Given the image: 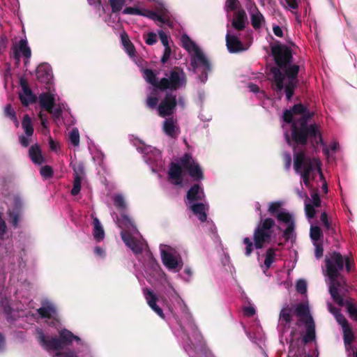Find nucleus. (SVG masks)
I'll use <instances>...</instances> for the list:
<instances>
[{
    "instance_id": "obj_1",
    "label": "nucleus",
    "mask_w": 357,
    "mask_h": 357,
    "mask_svg": "<svg viewBox=\"0 0 357 357\" xmlns=\"http://www.w3.org/2000/svg\"><path fill=\"white\" fill-rule=\"evenodd\" d=\"M271 54L276 66L271 68L273 74L272 87L279 98L285 93L287 101H290V48L276 42L271 45Z\"/></svg>"
},
{
    "instance_id": "obj_2",
    "label": "nucleus",
    "mask_w": 357,
    "mask_h": 357,
    "mask_svg": "<svg viewBox=\"0 0 357 357\" xmlns=\"http://www.w3.org/2000/svg\"><path fill=\"white\" fill-rule=\"evenodd\" d=\"M324 264V273L329 280L330 294L333 289L339 290L340 287L347 285V279L342 274V271L345 270L347 273L352 271L355 266L352 257L343 256L340 252L333 251L326 255Z\"/></svg>"
},
{
    "instance_id": "obj_3",
    "label": "nucleus",
    "mask_w": 357,
    "mask_h": 357,
    "mask_svg": "<svg viewBox=\"0 0 357 357\" xmlns=\"http://www.w3.org/2000/svg\"><path fill=\"white\" fill-rule=\"evenodd\" d=\"M179 163L171 162L168 170V178L175 185H181L183 183V169L188 172L189 176L194 181H200L204 178V173L200 165L197 162L191 154L185 153L180 159Z\"/></svg>"
},
{
    "instance_id": "obj_4",
    "label": "nucleus",
    "mask_w": 357,
    "mask_h": 357,
    "mask_svg": "<svg viewBox=\"0 0 357 357\" xmlns=\"http://www.w3.org/2000/svg\"><path fill=\"white\" fill-rule=\"evenodd\" d=\"M37 340L45 349L61 350L65 346L69 345L73 340L79 341L80 338L67 329L59 331V337L46 336L41 329L38 330Z\"/></svg>"
},
{
    "instance_id": "obj_5",
    "label": "nucleus",
    "mask_w": 357,
    "mask_h": 357,
    "mask_svg": "<svg viewBox=\"0 0 357 357\" xmlns=\"http://www.w3.org/2000/svg\"><path fill=\"white\" fill-rule=\"evenodd\" d=\"M294 314L298 321L305 326V332L302 335V342L304 344L312 342L316 339L315 324L310 314L308 301L296 304L294 308Z\"/></svg>"
},
{
    "instance_id": "obj_6",
    "label": "nucleus",
    "mask_w": 357,
    "mask_h": 357,
    "mask_svg": "<svg viewBox=\"0 0 357 357\" xmlns=\"http://www.w3.org/2000/svg\"><path fill=\"white\" fill-rule=\"evenodd\" d=\"M182 47L188 51H190L193 49L195 52V59L193 61V65L196 67L198 66H202L203 70L199 75V79L202 83H205L208 79V74L211 71V63L206 59L203 52L196 45L191 38L186 34H183L181 36Z\"/></svg>"
},
{
    "instance_id": "obj_7",
    "label": "nucleus",
    "mask_w": 357,
    "mask_h": 357,
    "mask_svg": "<svg viewBox=\"0 0 357 357\" xmlns=\"http://www.w3.org/2000/svg\"><path fill=\"white\" fill-rule=\"evenodd\" d=\"M165 77L160 79L161 91H177L185 88L187 84V76L183 69L178 66L173 67L165 73Z\"/></svg>"
},
{
    "instance_id": "obj_8",
    "label": "nucleus",
    "mask_w": 357,
    "mask_h": 357,
    "mask_svg": "<svg viewBox=\"0 0 357 357\" xmlns=\"http://www.w3.org/2000/svg\"><path fill=\"white\" fill-rule=\"evenodd\" d=\"M298 50V47L291 42V97L296 89L303 91L306 83L304 61L301 58L296 61L293 56V54H296Z\"/></svg>"
},
{
    "instance_id": "obj_9",
    "label": "nucleus",
    "mask_w": 357,
    "mask_h": 357,
    "mask_svg": "<svg viewBox=\"0 0 357 357\" xmlns=\"http://www.w3.org/2000/svg\"><path fill=\"white\" fill-rule=\"evenodd\" d=\"M318 135L319 140L322 142L317 124L307 125V121H304L299 122V126L297 127L291 119V140L296 144L305 145L308 138L317 139Z\"/></svg>"
},
{
    "instance_id": "obj_10",
    "label": "nucleus",
    "mask_w": 357,
    "mask_h": 357,
    "mask_svg": "<svg viewBox=\"0 0 357 357\" xmlns=\"http://www.w3.org/2000/svg\"><path fill=\"white\" fill-rule=\"evenodd\" d=\"M314 165H317V161L305 156L303 151L295 153L294 168L296 172L301 174L303 182L309 188H311L310 176Z\"/></svg>"
},
{
    "instance_id": "obj_11",
    "label": "nucleus",
    "mask_w": 357,
    "mask_h": 357,
    "mask_svg": "<svg viewBox=\"0 0 357 357\" xmlns=\"http://www.w3.org/2000/svg\"><path fill=\"white\" fill-rule=\"evenodd\" d=\"M274 225L275 220L270 218L264 219L257 225L253 235L254 245L256 249H261L266 244L271 243L273 234L272 228Z\"/></svg>"
},
{
    "instance_id": "obj_12",
    "label": "nucleus",
    "mask_w": 357,
    "mask_h": 357,
    "mask_svg": "<svg viewBox=\"0 0 357 357\" xmlns=\"http://www.w3.org/2000/svg\"><path fill=\"white\" fill-rule=\"evenodd\" d=\"M331 296L339 306L345 307L349 317L357 323V301L351 297H347L344 300L340 294L339 290L335 289L331 291Z\"/></svg>"
},
{
    "instance_id": "obj_13",
    "label": "nucleus",
    "mask_w": 357,
    "mask_h": 357,
    "mask_svg": "<svg viewBox=\"0 0 357 357\" xmlns=\"http://www.w3.org/2000/svg\"><path fill=\"white\" fill-rule=\"evenodd\" d=\"M177 105L176 96L172 92L166 93L163 100L158 107V114L161 117L172 116Z\"/></svg>"
},
{
    "instance_id": "obj_14",
    "label": "nucleus",
    "mask_w": 357,
    "mask_h": 357,
    "mask_svg": "<svg viewBox=\"0 0 357 357\" xmlns=\"http://www.w3.org/2000/svg\"><path fill=\"white\" fill-rule=\"evenodd\" d=\"M161 259L163 264L169 270H180L183 266V261L180 257H176L172 252L165 250H161Z\"/></svg>"
},
{
    "instance_id": "obj_15",
    "label": "nucleus",
    "mask_w": 357,
    "mask_h": 357,
    "mask_svg": "<svg viewBox=\"0 0 357 357\" xmlns=\"http://www.w3.org/2000/svg\"><path fill=\"white\" fill-rule=\"evenodd\" d=\"M20 52L26 59H29L31 56V50L28 46L27 40L26 39H21L18 44L13 47L12 56L17 63L20 61Z\"/></svg>"
},
{
    "instance_id": "obj_16",
    "label": "nucleus",
    "mask_w": 357,
    "mask_h": 357,
    "mask_svg": "<svg viewBox=\"0 0 357 357\" xmlns=\"http://www.w3.org/2000/svg\"><path fill=\"white\" fill-rule=\"evenodd\" d=\"M37 79L42 84H45L47 87L52 79V73L50 66L47 63H41L36 68Z\"/></svg>"
},
{
    "instance_id": "obj_17",
    "label": "nucleus",
    "mask_w": 357,
    "mask_h": 357,
    "mask_svg": "<svg viewBox=\"0 0 357 357\" xmlns=\"http://www.w3.org/2000/svg\"><path fill=\"white\" fill-rule=\"evenodd\" d=\"M294 115H301L299 122L307 121L314 116V113L310 112L307 105L301 102L295 103L291 107V117Z\"/></svg>"
},
{
    "instance_id": "obj_18",
    "label": "nucleus",
    "mask_w": 357,
    "mask_h": 357,
    "mask_svg": "<svg viewBox=\"0 0 357 357\" xmlns=\"http://www.w3.org/2000/svg\"><path fill=\"white\" fill-rule=\"evenodd\" d=\"M186 198L188 202L190 204L195 202L202 201L204 198V190L199 184L195 183L188 190Z\"/></svg>"
},
{
    "instance_id": "obj_19",
    "label": "nucleus",
    "mask_w": 357,
    "mask_h": 357,
    "mask_svg": "<svg viewBox=\"0 0 357 357\" xmlns=\"http://www.w3.org/2000/svg\"><path fill=\"white\" fill-rule=\"evenodd\" d=\"M121 237L126 246L131 249L135 254H140L142 252V249L136 239L128 231H121Z\"/></svg>"
},
{
    "instance_id": "obj_20",
    "label": "nucleus",
    "mask_w": 357,
    "mask_h": 357,
    "mask_svg": "<svg viewBox=\"0 0 357 357\" xmlns=\"http://www.w3.org/2000/svg\"><path fill=\"white\" fill-rule=\"evenodd\" d=\"M226 45L229 52L237 53L245 50L242 42L235 36L226 35Z\"/></svg>"
},
{
    "instance_id": "obj_21",
    "label": "nucleus",
    "mask_w": 357,
    "mask_h": 357,
    "mask_svg": "<svg viewBox=\"0 0 357 357\" xmlns=\"http://www.w3.org/2000/svg\"><path fill=\"white\" fill-rule=\"evenodd\" d=\"M251 24L255 29H259L264 22V17L260 13L256 4L253 3L250 8Z\"/></svg>"
},
{
    "instance_id": "obj_22",
    "label": "nucleus",
    "mask_w": 357,
    "mask_h": 357,
    "mask_svg": "<svg viewBox=\"0 0 357 357\" xmlns=\"http://www.w3.org/2000/svg\"><path fill=\"white\" fill-rule=\"evenodd\" d=\"M248 22V17L245 11L243 9L238 10L236 13L234 20L231 22L232 26L237 31H243Z\"/></svg>"
},
{
    "instance_id": "obj_23",
    "label": "nucleus",
    "mask_w": 357,
    "mask_h": 357,
    "mask_svg": "<svg viewBox=\"0 0 357 357\" xmlns=\"http://www.w3.org/2000/svg\"><path fill=\"white\" fill-rule=\"evenodd\" d=\"M165 133L172 138H176L180 132L179 128L176 125L173 118H167L163 123Z\"/></svg>"
},
{
    "instance_id": "obj_24",
    "label": "nucleus",
    "mask_w": 357,
    "mask_h": 357,
    "mask_svg": "<svg viewBox=\"0 0 357 357\" xmlns=\"http://www.w3.org/2000/svg\"><path fill=\"white\" fill-rule=\"evenodd\" d=\"M42 307L37 309L38 314L43 319H51L56 314V310L54 305L45 301L42 303Z\"/></svg>"
},
{
    "instance_id": "obj_25",
    "label": "nucleus",
    "mask_w": 357,
    "mask_h": 357,
    "mask_svg": "<svg viewBox=\"0 0 357 357\" xmlns=\"http://www.w3.org/2000/svg\"><path fill=\"white\" fill-rule=\"evenodd\" d=\"M29 156L31 160L36 165H41L45 162V158L42 155L40 146L35 144L29 149Z\"/></svg>"
},
{
    "instance_id": "obj_26",
    "label": "nucleus",
    "mask_w": 357,
    "mask_h": 357,
    "mask_svg": "<svg viewBox=\"0 0 357 357\" xmlns=\"http://www.w3.org/2000/svg\"><path fill=\"white\" fill-rule=\"evenodd\" d=\"M39 104L40 107L47 112L50 111L55 105L54 95L47 93H43L39 95Z\"/></svg>"
},
{
    "instance_id": "obj_27",
    "label": "nucleus",
    "mask_w": 357,
    "mask_h": 357,
    "mask_svg": "<svg viewBox=\"0 0 357 357\" xmlns=\"http://www.w3.org/2000/svg\"><path fill=\"white\" fill-rule=\"evenodd\" d=\"M190 210L197 217L199 220L202 222H204L207 219L206 207L203 203H194L190 206Z\"/></svg>"
},
{
    "instance_id": "obj_28",
    "label": "nucleus",
    "mask_w": 357,
    "mask_h": 357,
    "mask_svg": "<svg viewBox=\"0 0 357 357\" xmlns=\"http://www.w3.org/2000/svg\"><path fill=\"white\" fill-rule=\"evenodd\" d=\"M116 224L119 228L122 229V231H126V229L137 230L132 220L126 214H121L120 218H117Z\"/></svg>"
},
{
    "instance_id": "obj_29",
    "label": "nucleus",
    "mask_w": 357,
    "mask_h": 357,
    "mask_svg": "<svg viewBox=\"0 0 357 357\" xmlns=\"http://www.w3.org/2000/svg\"><path fill=\"white\" fill-rule=\"evenodd\" d=\"M275 217L277 218L279 223L283 222L287 225V227L284 231L283 236L287 241H288L290 238V213L280 212L278 213Z\"/></svg>"
},
{
    "instance_id": "obj_30",
    "label": "nucleus",
    "mask_w": 357,
    "mask_h": 357,
    "mask_svg": "<svg viewBox=\"0 0 357 357\" xmlns=\"http://www.w3.org/2000/svg\"><path fill=\"white\" fill-rule=\"evenodd\" d=\"M121 43L123 46V48L126 53L130 56H135L136 50L134 45L132 43V42L130 40L128 35L126 31H123L120 34Z\"/></svg>"
},
{
    "instance_id": "obj_31",
    "label": "nucleus",
    "mask_w": 357,
    "mask_h": 357,
    "mask_svg": "<svg viewBox=\"0 0 357 357\" xmlns=\"http://www.w3.org/2000/svg\"><path fill=\"white\" fill-rule=\"evenodd\" d=\"M22 89L23 93L20 94V99L23 105L28 106L29 104L36 102V97L33 94L29 86Z\"/></svg>"
},
{
    "instance_id": "obj_32",
    "label": "nucleus",
    "mask_w": 357,
    "mask_h": 357,
    "mask_svg": "<svg viewBox=\"0 0 357 357\" xmlns=\"http://www.w3.org/2000/svg\"><path fill=\"white\" fill-rule=\"evenodd\" d=\"M143 75L144 79L154 87L161 91V86L160 85V80L158 81L156 77V74L151 69L146 68L143 70Z\"/></svg>"
},
{
    "instance_id": "obj_33",
    "label": "nucleus",
    "mask_w": 357,
    "mask_h": 357,
    "mask_svg": "<svg viewBox=\"0 0 357 357\" xmlns=\"http://www.w3.org/2000/svg\"><path fill=\"white\" fill-rule=\"evenodd\" d=\"M279 326H282L284 328L289 329L290 327V307L287 306L282 309L280 318H279Z\"/></svg>"
},
{
    "instance_id": "obj_34",
    "label": "nucleus",
    "mask_w": 357,
    "mask_h": 357,
    "mask_svg": "<svg viewBox=\"0 0 357 357\" xmlns=\"http://www.w3.org/2000/svg\"><path fill=\"white\" fill-rule=\"evenodd\" d=\"M93 238L96 241L100 242L105 238V231L97 218L93 219Z\"/></svg>"
},
{
    "instance_id": "obj_35",
    "label": "nucleus",
    "mask_w": 357,
    "mask_h": 357,
    "mask_svg": "<svg viewBox=\"0 0 357 357\" xmlns=\"http://www.w3.org/2000/svg\"><path fill=\"white\" fill-rule=\"evenodd\" d=\"M22 127L26 135L32 136L34 132L33 123L31 117L25 114L22 122Z\"/></svg>"
},
{
    "instance_id": "obj_36",
    "label": "nucleus",
    "mask_w": 357,
    "mask_h": 357,
    "mask_svg": "<svg viewBox=\"0 0 357 357\" xmlns=\"http://www.w3.org/2000/svg\"><path fill=\"white\" fill-rule=\"evenodd\" d=\"M320 220L322 222L324 227H325L326 231H327L328 234H331V235L335 234L336 231L335 227L333 225L331 222L329 221L328 214L326 212L324 211L321 213Z\"/></svg>"
},
{
    "instance_id": "obj_37",
    "label": "nucleus",
    "mask_w": 357,
    "mask_h": 357,
    "mask_svg": "<svg viewBox=\"0 0 357 357\" xmlns=\"http://www.w3.org/2000/svg\"><path fill=\"white\" fill-rule=\"evenodd\" d=\"M342 332L343 340L345 345L347 346L351 344L355 340V336L350 324L342 328Z\"/></svg>"
},
{
    "instance_id": "obj_38",
    "label": "nucleus",
    "mask_w": 357,
    "mask_h": 357,
    "mask_svg": "<svg viewBox=\"0 0 357 357\" xmlns=\"http://www.w3.org/2000/svg\"><path fill=\"white\" fill-rule=\"evenodd\" d=\"M73 170V176L81 178L86 177L84 165L82 162H75L70 165Z\"/></svg>"
},
{
    "instance_id": "obj_39",
    "label": "nucleus",
    "mask_w": 357,
    "mask_h": 357,
    "mask_svg": "<svg viewBox=\"0 0 357 357\" xmlns=\"http://www.w3.org/2000/svg\"><path fill=\"white\" fill-rule=\"evenodd\" d=\"M144 295L149 307L157 304L158 297L152 290L149 289H144Z\"/></svg>"
},
{
    "instance_id": "obj_40",
    "label": "nucleus",
    "mask_w": 357,
    "mask_h": 357,
    "mask_svg": "<svg viewBox=\"0 0 357 357\" xmlns=\"http://www.w3.org/2000/svg\"><path fill=\"white\" fill-rule=\"evenodd\" d=\"M73 178H74L73 186V188L71 189L70 193L72 195L75 196V195H77L80 192L81 188H82V181L85 178H81V177H78V176H73Z\"/></svg>"
},
{
    "instance_id": "obj_41",
    "label": "nucleus",
    "mask_w": 357,
    "mask_h": 357,
    "mask_svg": "<svg viewBox=\"0 0 357 357\" xmlns=\"http://www.w3.org/2000/svg\"><path fill=\"white\" fill-rule=\"evenodd\" d=\"M114 204L119 211H124L126 208V204L124 197L121 195H116L113 197Z\"/></svg>"
},
{
    "instance_id": "obj_42",
    "label": "nucleus",
    "mask_w": 357,
    "mask_h": 357,
    "mask_svg": "<svg viewBox=\"0 0 357 357\" xmlns=\"http://www.w3.org/2000/svg\"><path fill=\"white\" fill-rule=\"evenodd\" d=\"M310 235L311 239L315 242L319 241L322 236V231L319 226H311Z\"/></svg>"
},
{
    "instance_id": "obj_43",
    "label": "nucleus",
    "mask_w": 357,
    "mask_h": 357,
    "mask_svg": "<svg viewBox=\"0 0 357 357\" xmlns=\"http://www.w3.org/2000/svg\"><path fill=\"white\" fill-rule=\"evenodd\" d=\"M126 3L125 0H109L112 11L114 13H118L123 8Z\"/></svg>"
},
{
    "instance_id": "obj_44",
    "label": "nucleus",
    "mask_w": 357,
    "mask_h": 357,
    "mask_svg": "<svg viewBox=\"0 0 357 357\" xmlns=\"http://www.w3.org/2000/svg\"><path fill=\"white\" fill-rule=\"evenodd\" d=\"M283 205L282 202H271L269 205L268 211L272 215H277L278 213H280V209Z\"/></svg>"
},
{
    "instance_id": "obj_45",
    "label": "nucleus",
    "mask_w": 357,
    "mask_h": 357,
    "mask_svg": "<svg viewBox=\"0 0 357 357\" xmlns=\"http://www.w3.org/2000/svg\"><path fill=\"white\" fill-rule=\"evenodd\" d=\"M69 138L71 144L74 146H77L79 144V133L77 128H74L71 130L69 134Z\"/></svg>"
},
{
    "instance_id": "obj_46",
    "label": "nucleus",
    "mask_w": 357,
    "mask_h": 357,
    "mask_svg": "<svg viewBox=\"0 0 357 357\" xmlns=\"http://www.w3.org/2000/svg\"><path fill=\"white\" fill-rule=\"evenodd\" d=\"M4 113L6 116L9 117L12 121H13L16 123V126L17 127L19 123L17 121L15 112L13 109L10 104H8L6 106L4 109Z\"/></svg>"
},
{
    "instance_id": "obj_47",
    "label": "nucleus",
    "mask_w": 357,
    "mask_h": 357,
    "mask_svg": "<svg viewBox=\"0 0 357 357\" xmlns=\"http://www.w3.org/2000/svg\"><path fill=\"white\" fill-rule=\"evenodd\" d=\"M275 251L273 248H268L266 253V258L264 260V265L266 268H269L275 259Z\"/></svg>"
},
{
    "instance_id": "obj_48",
    "label": "nucleus",
    "mask_w": 357,
    "mask_h": 357,
    "mask_svg": "<svg viewBox=\"0 0 357 357\" xmlns=\"http://www.w3.org/2000/svg\"><path fill=\"white\" fill-rule=\"evenodd\" d=\"M40 173L41 176L45 179L51 178L54 175L53 169L50 165H45L42 167L40 168Z\"/></svg>"
},
{
    "instance_id": "obj_49",
    "label": "nucleus",
    "mask_w": 357,
    "mask_h": 357,
    "mask_svg": "<svg viewBox=\"0 0 357 357\" xmlns=\"http://www.w3.org/2000/svg\"><path fill=\"white\" fill-rule=\"evenodd\" d=\"M8 215L10 218V222L14 227H18V223L20 218V213L19 211H8Z\"/></svg>"
},
{
    "instance_id": "obj_50",
    "label": "nucleus",
    "mask_w": 357,
    "mask_h": 357,
    "mask_svg": "<svg viewBox=\"0 0 357 357\" xmlns=\"http://www.w3.org/2000/svg\"><path fill=\"white\" fill-rule=\"evenodd\" d=\"M123 13L125 15H144L143 9H140L137 7H126L123 10Z\"/></svg>"
},
{
    "instance_id": "obj_51",
    "label": "nucleus",
    "mask_w": 357,
    "mask_h": 357,
    "mask_svg": "<svg viewBox=\"0 0 357 357\" xmlns=\"http://www.w3.org/2000/svg\"><path fill=\"white\" fill-rule=\"evenodd\" d=\"M305 210L306 215L308 218L311 219L315 217L317 211L315 206L310 203H306L305 204Z\"/></svg>"
},
{
    "instance_id": "obj_52",
    "label": "nucleus",
    "mask_w": 357,
    "mask_h": 357,
    "mask_svg": "<svg viewBox=\"0 0 357 357\" xmlns=\"http://www.w3.org/2000/svg\"><path fill=\"white\" fill-rule=\"evenodd\" d=\"M296 291L301 294H305L307 292V283L304 280H299L296 284Z\"/></svg>"
},
{
    "instance_id": "obj_53",
    "label": "nucleus",
    "mask_w": 357,
    "mask_h": 357,
    "mask_svg": "<svg viewBox=\"0 0 357 357\" xmlns=\"http://www.w3.org/2000/svg\"><path fill=\"white\" fill-rule=\"evenodd\" d=\"M243 243L246 245L245 255L246 256H250L253 250V243L248 237L244 238Z\"/></svg>"
},
{
    "instance_id": "obj_54",
    "label": "nucleus",
    "mask_w": 357,
    "mask_h": 357,
    "mask_svg": "<svg viewBox=\"0 0 357 357\" xmlns=\"http://www.w3.org/2000/svg\"><path fill=\"white\" fill-rule=\"evenodd\" d=\"M335 318L337 322L342 326V328L350 324L347 319L342 314V312L337 314H335Z\"/></svg>"
},
{
    "instance_id": "obj_55",
    "label": "nucleus",
    "mask_w": 357,
    "mask_h": 357,
    "mask_svg": "<svg viewBox=\"0 0 357 357\" xmlns=\"http://www.w3.org/2000/svg\"><path fill=\"white\" fill-rule=\"evenodd\" d=\"M31 137V136L24 135H21L19 136V141H20V143L22 145V146L26 148L29 146V144H31V139L30 138Z\"/></svg>"
},
{
    "instance_id": "obj_56",
    "label": "nucleus",
    "mask_w": 357,
    "mask_h": 357,
    "mask_svg": "<svg viewBox=\"0 0 357 357\" xmlns=\"http://www.w3.org/2000/svg\"><path fill=\"white\" fill-rule=\"evenodd\" d=\"M158 103V98L156 96H148L146 98V105L149 108L153 109Z\"/></svg>"
},
{
    "instance_id": "obj_57",
    "label": "nucleus",
    "mask_w": 357,
    "mask_h": 357,
    "mask_svg": "<svg viewBox=\"0 0 357 357\" xmlns=\"http://www.w3.org/2000/svg\"><path fill=\"white\" fill-rule=\"evenodd\" d=\"M145 42L149 45H153L157 42V36L153 32H149L147 34Z\"/></svg>"
},
{
    "instance_id": "obj_58",
    "label": "nucleus",
    "mask_w": 357,
    "mask_h": 357,
    "mask_svg": "<svg viewBox=\"0 0 357 357\" xmlns=\"http://www.w3.org/2000/svg\"><path fill=\"white\" fill-rule=\"evenodd\" d=\"M47 112L52 114L54 119H59L62 115V109L59 106L56 108H54V107H52V109L50 111H47Z\"/></svg>"
},
{
    "instance_id": "obj_59",
    "label": "nucleus",
    "mask_w": 357,
    "mask_h": 357,
    "mask_svg": "<svg viewBox=\"0 0 357 357\" xmlns=\"http://www.w3.org/2000/svg\"><path fill=\"white\" fill-rule=\"evenodd\" d=\"M314 245H315L314 255L317 259H320L323 256V245L317 242L314 243Z\"/></svg>"
},
{
    "instance_id": "obj_60",
    "label": "nucleus",
    "mask_w": 357,
    "mask_h": 357,
    "mask_svg": "<svg viewBox=\"0 0 357 357\" xmlns=\"http://www.w3.org/2000/svg\"><path fill=\"white\" fill-rule=\"evenodd\" d=\"M3 312L6 314V319L8 321L11 322L14 320L11 315L13 309L8 304L3 305Z\"/></svg>"
},
{
    "instance_id": "obj_61",
    "label": "nucleus",
    "mask_w": 357,
    "mask_h": 357,
    "mask_svg": "<svg viewBox=\"0 0 357 357\" xmlns=\"http://www.w3.org/2000/svg\"><path fill=\"white\" fill-rule=\"evenodd\" d=\"M310 203L315 207H319L321 206V201L317 192H314L312 195V199Z\"/></svg>"
},
{
    "instance_id": "obj_62",
    "label": "nucleus",
    "mask_w": 357,
    "mask_h": 357,
    "mask_svg": "<svg viewBox=\"0 0 357 357\" xmlns=\"http://www.w3.org/2000/svg\"><path fill=\"white\" fill-rule=\"evenodd\" d=\"M171 53L172 50L170 47H165L164 53L160 60L162 63L165 64V63H167V61L170 57Z\"/></svg>"
},
{
    "instance_id": "obj_63",
    "label": "nucleus",
    "mask_w": 357,
    "mask_h": 357,
    "mask_svg": "<svg viewBox=\"0 0 357 357\" xmlns=\"http://www.w3.org/2000/svg\"><path fill=\"white\" fill-rule=\"evenodd\" d=\"M159 38L161 40V43H162L163 46L165 47H170L169 45V40H168V36L163 31H160L158 32Z\"/></svg>"
},
{
    "instance_id": "obj_64",
    "label": "nucleus",
    "mask_w": 357,
    "mask_h": 357,
    "mask_svg": "<svg viewBox=\"0 0 357 357\" xmlns=\"http://www.w3.org/2000/svg\"><path fill=\"white\" fill-rule=\"evenodd\" d=\"M57 357H78L76 352L74 351H68L64 352H57L56 354Z\"/></svg>"
}]
</instances>
